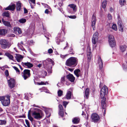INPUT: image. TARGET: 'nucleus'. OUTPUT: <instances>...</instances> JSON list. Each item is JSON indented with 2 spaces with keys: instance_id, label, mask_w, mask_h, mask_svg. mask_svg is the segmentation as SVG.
I'll list each match as a JSON object with an SVG mask.
<instances>
[{
  "instance_id": "f257e3e1",
  "label": "nucleus",
  "mask_w": 127,
  "mask_h": 127,
  "mask_svg": "<svg viewBox=\"0 0 127 127\" xmlns=\"http://www.w3.org/2000/svg\"><path fill=\"white\" fill-rule=\"evenodd\" d=\"M108 92V90L107 86L104 85L101 89L100 91V98L102 99L101 104L102 109H106V98L105 97L107 95Z\"/></svg>"
},
{
  "instance_id": "f03ea898",
  "label": "nucleus",
  "mask_w": 127,
  "mask_h": 127,
  "mask_svg": "<svg viewBox=\"0 0 127 127\" xmlns=\"http://www.w3.org/2000/svg\"><path fill=\"white\" fill-rule=\"evenodd\" d=\"M78 62V59L76 58L71 57L67 60L65 64L70 67H74L77 65Z\"/></svg>"
},
{
  "instance_id": "7ed1b4c3",
  "label": "nucleus",
  "mask_w": 127,
  "mask_h": 127,
  "mask_svg": "<svg viewBox=\"0 0 127 127\" xmlns=\"http://www.w3.org/2000/svg\"><path fill=\"white\" fill-rule=\"evenodd\" d=\"M10 96L9 95H7L5 96H0V101L3 106H7L10 102Z\"/></svg>"
},
{
  "instance_id": "20e7f679",
  "label": "nucleus",
  "mask_w": 127,
  "mask_h": 127,
  "mask_svg": "<svg viewBox=\"0 0 127 127\" xmlns=\"http://www.w3.org/2000/svg\"><path fill=\"white\" fill-rule=\"evenodd\" d=\"M108 39L110 46L112 47H114L116 45V42L113 36L112 35H109L108 36Z\"/></svg>"
},
{
  "instance_id": "39448f33",
  "label": "nucleus",
  "mask_w": 127,
  "mask_h": 127,
  "mask_svg": "<svg viewBox=\"0 0 127 127\" xmlns=\"http://www.w3.org/2000/svg\"><path fill=\"white\" fill-rule=\"evenodd\" d=\"M24 80H26L27 78L30 77L31 76L30 71L28 69H25L24 70L23 72L22 73V74Z\"/></svg>"
},
{
  "instance_id": "423d86ee",
  "label": "nucleus",
  "mask_w": 127,
  "mask_h": 127,
  "mask_svg": "<svg viewBox=\"0 0 127 127\" xmlns=\"http://www.w3.org/2000/svg\"><path fill=\"white\" fill-rule=\"evenodd\" d=\"M32 115L34 118L36 120H40L41 119L44 115L42 113L41 114L38 112L34 111L32 113Z\"/></svg>"
},
{
  "instance_id": "0eeeda50",
  "label": "nucleus",
  "mask_w": 127,
  "mask_h": 127,
  "mask_svg": "<svg viewBox=\"0 0 127 127\" xmlns=\"http://www.w3.org/2000/svg\"><path fill=\"white\" fill-rule=\"evenodd\" d=\"M91 118L92 122L96 123L98 122L100 119L99 115L96 113H94L91 115Z\"/></svg>"
},
{
  "instance_id": "6e6552de",
  "label": "nucleus",
  "mask_w": 127,
  "mask_h": 127,
  "mask_svg": "<svg viewBox=\"0 0 127 127\" xmlns=\"http://www.w3.org/2000/svg\"><path fill=\"white\" fill-rule=\"evenodd\" d=\"M8 85L9 88L12 89L14 87L15 85V80L13 78H10L7 80Z\"/></svg>"
},
{
  "instance_id": "1a4fd4ad",
  "label": "nucleus",
  "mask_w": 127,
  "mask_h": 127,
  "mask_svg": "<svg viewBox=\"0 0 127 127\" xmlns=\"http://www.w3.org/2000/svg\"><path fill=\"white\" fill-rule=\"evenodd\" d=\"M122 21L120 19V20L119 19L118 22V27L119 31L122 32H123L124 31L123 28L124 26L123 25H122Z\"/></svg>"
},
{
  "instance_id": "9d476101",
  "label": "nucleus",
  "mask_w": 127,
  "mask_h": 127,
  "mask_svg": "<svg viewBox=\"0 0 127 127\" xmlns=\"http://www.w3.org/2000/svg\"><path fill=\"white\" fill-rule=\"evenodd\" d=\"M91 50L90 47L88 46L87 49V60L88 62H90L91 59Z\"/></svg>"
},
{
  "instance_id": "9b49d317",
  "label": "nucleus",
  "mask_w": 127,
  "mask_h": 127,
  "mask_svg": "<svg viewBox=\"0 0 127 127\" xmlns=\"http://www.w3.org/2000/svg\"><path fill=\"white\" fill-rule=\"evenodd\" d=\"M96 21V20L95 15V14H94L93 15L92 20V26L94 30V28L95 27V25Z\"/></svg>"
},
{
  "instance_id": "f8f14e48",
  "label": "nucleus",
  "mask_w": 127,
  "mask_h": 127,
  "mask_svg": "<svg viewBox=\"0 0 127 127\" xmlns=\"http://www.w3.org/2000/svg\"><path fill=\"white\" fill-rule=\"evenodd\" d=\"M66 78L69 81L72 82H74L75 79V78L73 75L70 73H69L66 76Z\"/></svg>"
},
{
  "instance_id": "ddd939ff",
  "label": "nucleus",
  "mask_w": 127,
  "mask_h": 127,
  "mask_svg": "<svg viewBox=\"0 0 127 127\" xmlns=\"http://www.w3.org/2000/svg\"><path fill=\"white\" fill-rule=\"evenodd\" d=\"M15 5L14 4L9 5L8 6L5 8V10L14 11L15 9Z\"/></svg>"
},
{
  "instance_id": "4468645a",
  "label": "nucleus",
  "mask_w": 127,
  "mask_h": 127,
  "mask_svg": "<svg viewBox=\"0 0 127 127\" xmlns=\"http://www.w3.org/2000/svg\"><path fill=\"white\" fill-rule=\"evenodd\" d=\"M22 64L24 67H25V66H27L28 68H30L33 66V65L32 64L28 62L27 63L22 62Z\"/></svg>"
},
{
  "instance_id": "2eb2a0df",
  "label": "nucleus",
  "mask_w": 127,
  "mask_h": 127,
  "mask_svg": "<svg viewBox=\"0 0 127 127\" xmlns=\"http://www.w3.org/2000/svg\"><path fill=\"white\" fill-rule=\"evenodd\" d=\"M98 62L99 66V69L100 70H101L103 66L102 60L100 57H98Z\"/></svg>"
},
{
  "instance_id": "dca6fc26",
  "label": "nucleus",
  "mask_w": 127,
  "mask_h": 127,
  "mask_svg": "<svg viewBox=\"0 0 127 127\" xmlns=\"http://www.w3.org/2000/svg\"><path fill=\"white\" fill-rule=\"evenodd\" d=\"M80 118L78 117L74 118L72 120V122L73 124H77L80 122Z\"/></svg>"
},
{
  "instance_id": "f3484780",
  "label": "nucleus",
  "mask_w": 127,
  "mask_h": 127,
  "mask_svg": "<svg viewBox=\"0 0 127 127\" xmlns=\"http://www.w3.org/2000/svg\"><path fill=\"white\" fill-rule=\"evenodd\" d=\"M7 32V30L5 29H0V35L5 36Z\"/></svg>"
},
{
  "instance_id": "a211bd4d",
  "label": "nucleus",
  "mask_w": 127,
  "mask_h": 127,
  "mask_svg": "<svg viewBox=\"0 0 127 127\" xmlns=\"http://www.w3.org/2000/svg\"><path fill=\"white\" fill-rule=\"evenodd\" d=\"M1 21L3 24L5 26L9 27H11L9 22L5 21L3 18H2Z\"/></svg>"
},
{
  "instance_id": "6ab92c4d",
  "label": "nucleus",
  "mask_w": 127,
  "mask_h": 127,
  "mask_svg": "<svg viewBox=\"0 0 127 127\" xmlns=\"http://www.w3.org/2000/svg\"><path fill=\"white\" fill-rule=\"evenodd\" d=\"M29 3L32 8H33L35 5V0H29Z\"/></svg>"
},
{
  "instance_id": "aec40b11",
  "label": "nucleus",
  "mask_w": 127,
  "mask_h": 127,
  "mask_svg": "<svg viewBox=\"0 0 127 127\" xmlns=\"http://www.w3.org/2000/svg\"><path fill=\"white\" fill-rule=\"evenodd\" d=\"M71 92L70 91H68L67 92L65 96L67 99H70L71 98Z\"/></svg>"
},
{
  "instance_id": "412c9836",
  "label": "nucleus",
  "mask_w": 127,
  "mask_h": 127,
  "mask_svg": "<svg viewBox=\"0 0 127 127\" xmlns=\"http://www.w3.org/2000/svg\"><path fill=\"white\" fill-rule=\"evenodd\" d=\"M21 2H18L16 4V9L17 11L19 12L21 10Z\"/></svg>"
},
{
  "instance_id": "4be33fe9",
  "label": "nucleus",
  "mask_w": 127,
  "mask_h": 127,
  "mask_svg": "<svg viewBox=\"0 0 127 127\" xmlns=\"http://www.w3.org/2000/svg\"><path fill=\"white\" fill-rule=\"evenodd\" d=\"M23 57L21 55H17L16 57V58L17 62H20L21 61V60L22 59Z\"/></svg>"
},
{
  "instance_id": "5701e85b",
  "label": "nucleus",
  "mask_w": 127,
  "mask_h": 127,
  "mask_svg": "<svg viewBox=\"0 0 127 127\" xmlns=\"http://www.w3.org/2000/svg\"><path fill=\"white\" fill-rule=\"evenodd\" d=\"M14 31V32H17L19 34H21L22 33L21 30L19 27H15L13 28Z\"/></svg>"
},
{
  "instance_id": "b1692460",
  "label": "nucleus",
  "mask_w": 127,
  "mask_h": 127,
  "mask_svg": "<svg viewBox=\"0 0 127 127\" xmlns=\"http://www.w3.org/2000/svg\"><path fill=\"white\" fill-rule=\"evenodd\" d=\"M80 70L79 69H76L74 71V74L77 78H78L79 77V73H80Z\"/></svg>"
},
{
  "instance_id": "393cba45",
  "label": "nucleus",
  "mask_w": 127,
  "mask_h": 127,
  "mask_svg": "<svg viewBox=\"0 0 127 127\" xmlns=\"http://www.w3.org/2000/svg\"><path fill=\"white\" fill-rule=\"evenodd\" d=\"M69 7L73 9L74 12H75L77 10L76 6L74 4H70L68 5Z\"/></svg>"
},
{
  "instance_id": "a878e982",
  "label": "nucleus",
  "mask_w": 127,
  "mask_h": 127,
  "mask_svg": "<svg viewBox=\"0 0 127 127\" xmlns=\"http://www.w3.org/2000/svg\"><path fill=\"white\" fill-rule=\"evenodd\" d=\"M127 46L125 45H121L120 46V49L121 51L122 52H125Z\"/></svg>"
},
{
  "instance_id": "bb28decb",
  "label": "nucleus",
  "mask_w": 127,
  "mask_h": 127,
  "mask_svg": "<svg viewBox=\"0 0 127 127\" xmlns=\"http://www.w3.org/2000/svg\"><path fill=\"white\" fill-rule=\"evenodd\" d=\"M51 61V59H47L45 60L43 62V63L44 65H47L49 64L50 61Z\"/></svg>"
},
{
  "instance_id": "cd10ccee",
  "label": "nucleus",
  "mask_w": 127,
  "mask_h": 127,
  "mask_svg": "<svg viewBox=\"0 0 127 127\" xmlns=\"http://www.w3.org/2000/svg\"><path fill=\"white\" fill-rule=\"evenodd\" d=\"M2 15L3 17H9L10 14L9 12L7 11L6 12H4L2 14Z\"/></svg>"
},
{
  "instance_id": "c85d7f7f",
  "label": "nucleus",
  "mask_w": 127,
  "mask_h": 127,
  "mask_svg": "<svg viewBox=\"0 0 127 127\" xmlns=\"http://www.w3.org/2000/svg\"><path fill=\"white\" fill-rule=\"evenodd\" d=\"M5 55L7 56L10 59L12 60H13L14 57L13 56L8 53L7 52L5 53Z\"/></svg>"
},
{
  "instance_id": "c756f323",
  "label": "nucleus",
  "mask_w": 127,
  "mask_h": 127,
  "mask_svg": "<svg viewBox=\"0 0 127 127\" xmlns=\"http://www.w3.org/2000/svg\"><path fill=\"white\" fill-rule=\"evenodd\" d=\"M89 93V89L88 88H87L85 91V95L87 98H88Z\"/></svg>"
},
{
  "instance_id": "7c9ffc66",
  "label": "nucleus",
  "mask_w": 127,
  "mask_h": 127,
  "mask_svg": "<svg viewBox=\"0 0 127 127\" xmlns=\"http://www.w3.org/2000/svg\"><path fill=\"white\" fill-rule=\"evenodd\" d=\"M27 21V20L26 19L24 18H22L19 19L18 20V22L20 23L21 24H24Z\"/></svg>"
},
{
  "instance_id": "2f4dec72",
  "label": "nucleus",
  "mask_w": 127,
  "mask_h": 127,
  "mask_svg": "<svg viewBox=\"0 0 127 127\" xmlns=\"http://www.w3.org/2000/svg\"><path fill=\"white\" fill-rule=\"evenodd\" d=\"M98 40V38H97L94 37H93L92 39V42L93 44H95L96 42Z\"/></svg>"
},
{
  "instance_id": "473e14b6",
  "label": "nucleus",
  "mask_w": 127,
  "mask_h": 127,
  "mask_svg": "<svg viewBox=\"0 0 127 127\" xmlns=\"http://www.w3.org/2000/svg\"><path fill=\"white\" fill-rule=\"evenodd\" d=\"M107 4V1L106 0H104L103 1L102 4V7L104 9L106 7Z\"/></svg>"
},
{
  "instance_id": "72a5a7b5",
  "label": "nucleus",
  "mask_w": 127,
  "mask_h": 127,
  "mask_svg": "<svg viewBox=\"0 0 127 127\" xmlns=\"http://www.w3.org/2000/svg\"><path fill=\"white\" fill-rule=\"evenodd\" d=\"M120 3L121 5H125L126 2L125 0H120Z\"/></svg>"
},
{
  "instance_id": "f704fd0d",
  "label": "nucleus",
  "mask_w": 127,
  "mask_h": 127,
  "mask_svg": "<svg viewBox=\"0 0 127 127\" xmlns=\"http://www.w3.org/2000/svg\"><path fill=\"white\" fill-rule=\"evenodd\" d=\"M45 113L46 117L48 118L50 117L51 115V113L49 112L48 111H46Z\"/></svg>"
},
{
  "instance_id": "c9c22d12",
  "label": "nucleus",
  "mask_w": 127,
  "mask_h": 127,
  "mask_svg": "<svg viewBox=\"0 0 127 127\" xmlns=\"http://www.w3.org/2000/svg\"><path fill=\"white\" fill-rule=\"evenodd\" d=\"M17 46L22 51H23L25 50L23 46L21 44H20L19 43H18Z\"/></svg>"
},
{
  "instance_id": "e433bc0d",
  "label": "nucleus",
  "mask_w": 127,
  "mask_h": 127,
  "mask_svg": "<svg viewBox=\"0 0 127 127\" xmlns=\"http://www.w3.org/2000/svg\"><path fill=\"white\" fill-rule=\"evenodd\" d=\"M1 48L3 49H5L8 47H9L8 45L7 44H5L1 45Z\"/></svg>"
},
{
  "instance_id": "4c0bfd02",
  "label": "nucleus",
  "mask_w": 127,
  "mask_h": 127,
  "mask_svg": "<svg viewBox=\"0 0 127 127\" xmlns=\"http://www.w3.org/2000/svg\"><path fill=\"white\" fill-rule=\"evenodd\" d=\"M58 95L59 96H61L63 95V91L60 90H59L58 92Z\"/></svg>"
},
{
  "instance_id": "58836bf2",
  "label": "nucleus",
  "mask_w": 127,
  "mask_h": 127,
  "mask_svg": "<svg viewBox=\"0 0 127 127\" xmlns=\"http://www.w3.org/2000/svg\"><path fill=\"white\" fill-rule=\"evenodd\" d=\"M0 44L1 45L7 44V41L5 39H2L0 41Z\"/></svg>"
},
{
  "instance_id": "ea45409f",
  "label": "nucleus",
  "mask_w": 127,
  "mask_h": 127,
  "mask_svg": "<svg viewBox=\"0 0 127 127\" xmlns=\"http://www.w3.org/2000/svg\"><path fill=\"white\" fill-rule=\"evenodd\" d=\"M6 123V121L5 120H0V125H5Z\"/></svg>"
},
{
  "instance_id": "a19ab883",
  "label": "nucleus",
  "mask_w": 127,
  "mask_h": 127,
  "mask_svg": "<svg viewBox=\"0 0 127 127\" xmlns=\"http://www.w3.org/2000/svg\"><path fill=\"white\" fill-rule=\"evenodd\" d=\"M59 114L62 117H63L64 114V110H59Z\"/></svg>"
},
{
  "instance_id": "79ce46f5",
  "label": "nucleus",
  "mask_w": 127,
  "mask_h": 127,
  "mask_svg": "<svg viewBox=\"0 0 127 127\" xmlns=\"http://www.w3.org/2000/svg\"><path fill=\"white\" fill-rule=\"evenodd\" d=\"M112 28L114 30L116 31L117 30V28L116 24H113L112 26Z\"/></svg>"
},
{
  "instance_id": "37998d69",
  "label": "nucleus",
  "mask_w": 127,
  "mask_h": 127,
  "mask_svg": "<svg viewBox=\"0 0 127 127\" xmlns=\"http://www.w3.org/2000/svg\"><path fill=\"white\" fill-rule=\"evenodd\" d=\"M12 67L19 74L20 73V71L17 67L15 66H13Z\"/></svg>"
},
{
  "instance_id": "c03bdc74",
  "label": "nucleus",
  "mask_w": 127,
  "mask_h": 127,
  "mask_svg": "<svg viewBox=\"0 0 127 127\" xmlns=\"http://www.w3.org/2000/svg\"><path fill=\"white\" fill-rule=\"evenodd\" d=\"M58 107L59 110H64V108L62 105L61 104H59V105Z\"/></svg>"
},
{
  "instance_id": "a18cd8bd",
  "label": "nucleus",
  "mask_w": 127,
  "mask_h": 127,
  "mask_svg": "<svg viewBox=\"0 0 127 127\" xmlns=\"http://www.w3.org/2000/svg\"><path fill=\"white\" fill-rule=\"evenodd\" d=\"M28 119L31 122H32L33 120V118L31 116V115H28Z\"/></svg>"
},
{
  "instance_id": "49530a36",
  "label": "nucleus",
  "mask_w": 127,
  "mask_h": 127,
  "mask_svg": "<svg viewBox=\"0 0 127 127\" xmlns=\"http://www.w3.org/2000/svg\"><path fill=\"white\" fill-rule=\"evenodd\" d=\"M68 102H67L66 101H64L63 102V106H64L65 108L66 107L67 105L68 104Z\"/></svg>"
},
{
  "instance_id": "de8ad7c7",
  "label": "nucleus",
  "mask_w": 127,
  "mask_h": 127,
  "mask_svg": "<svg viewBox=\"0 0 127 127\" xmlns=\"http://www.w3.org/2000/svg\"><path fill=\"white\" fill-rule=\"evenodd\" d=\"M46 83H48L47 82H46L45 83H44V82L41 81L40 83L37 82V84L39 85H45L46 84Z\"/></svg>"
},
{
  "instance_id": "09e8293b",
  "label": "nucleus",
  "mask_w": 127,
  "mask_h": 127,
  "mask_svg": "<svg viewBox=\"0 0 127 127\" xmlns=\"http://www.w3.org/2000/svg\"><path fill=\"white\" fill-rule=\"evenodd\" d=\"M98 33L97 32H95L94 33L93 37H94L97 38H98Z\"/></svg>"
},
{
  "instance_id": "8fccbe9b",
  "label": "nucleus",
  "mask_w": 127,
  "mask_h": 127,
  "mask_svg": "<svg viewBox=\"0 0 127 127\" xmlns=\"http://www.w3.org/2000/svg\"><path fill=\"white\" fill-rule=\"evenodd\" d=\"M65 76H64L63 77H62L61 78V83H63L65 81Z\"/></svg>"
},
{
  "instance_id": "3c124183",
  "label": "nucleus",
  "mask_w": 127,
  "mask_h": 127,
  "mask_svg": "<svg viewBox=\"0 0 127 127\" xmlns=\"http://www.w3.org/2000/svg\"><path fill=\"white\" fill-rule=\"evenodd\" d=\"M5 74L6 77H8L9 75L8 71L7 70H5Z\"/></svg>"
},
{
  "instance_id": "603ef678",
  "label": "nucleus",
  "mask_w": 127,
  "mask_h": 127,
  "mask_svg": "<svg viewBox=\"0 0 127 127\" xmlns=\"http://www.w3.org/2000/svg\"><path fill=\"white\" fill-rule=\"evenodd\" d=\"M68 17L69 18L72 19H75L76 18V16L74 15L68 16Z\"/></svg>"
},
{
  "instance_id": "864d4df0",
  "label": "nucleus",
  "mask_w": 127,
  "mask_h": 127,
  "mask_svg": "<svg viewBox=\"0 0 127 127\" xmlns=\"http://www.w3.org/2000/svg\"><path fill=\"white\" fill-rule=\"evenodd\" d=\"M25 121L26 122V124L27 125V126H28L27 127H30L29 123L27 119H26L25 120Z\"/></svg>"
},
{
  "instance_id": "5fc2aeb1",
  "label": "nucleus",
  "mask_w": 127,
  "mask_h": 127,
  "mask_svg": "<svg viewBox=\"0 0 127 127\" xmlns=\"http://www.w3.org/2000/svg\"><path fill=\"white\" fill-rule=\"evenodd\" d=\"M53 52V51L52 49H49L48 50V53L49 54L52 53Z\"/></svg>"
},
{
  "instance_id": "6e6d98bb",
  "label": "nucleus",
  "mask_w": 127,
  "mask_h": 127,
  "mask_svg": "<svg viewBox=\"0 0 127 127\" xmlns=\"http://www.w3.org/2000/svg\"><path fill=\"white\" fill-rule=\"evenodd\" d=\"M108 17L109 20H111L112 19V17L110 14H108L107 16Z\"/></svg>"
},
{
  "instance_id": "4d7b16f0",
  "label": "nucleus",
  "mask_w": 127,
  "mask_h": 127,
  "mask_svg": "<svg viewBox=\"0 0 127 127\" xmlns=\"http://www.w3.org/2000/svg\"><path fill=\"white\" fill-rule=\"evenodd\" d=\"M24 14L27 13H28V10L25 8H24Z\"/></svg>"
},
{
  "instance_id": "13d9d810",
  "label": "nucleus",
  "mask_w": 127,
  "mask_h": 127,
  "mask_svg": "<svg viewBox=\"0 0 127 127\" xmlns=\"http://www.w3.org/2000/svg\"><path fill=\"white\" fill-rule=\"evenodd\" d=\"M49 11L48 9H46L44 12L45 13V14H48L49 13Z\"/></svg>"
},
{
  "instance_id": "bf43d9fd",
  "label": "nucleus",
  "mask_w": 127,
  "mask_h": 127,
  "mask_svg": "<svg viewBox=\"0 0 127 127\" xmlns=\"http://www.w3.org/2000/svg\"><path fill=\"white\" fill-rule=\"evenodd\" d=\"M20 118H26V116L25 115H23L22 116H19Z\"/></svg>"
},
{
  "instance_id": "052dcab7",
  "label": "nucleus",
  "mask_w": 127,
  "mask_h": 127,
  "mask_svg": "<svg viewBox=\"0 0 127 127\" xmlns=\"http://www.w3.org/2000/svg\"><path fill=\"white\" fill-rule=\"evenodd\" d=\"M68 70L71 72H72L73 70L74 69L72 68H69Z\"/></svg>"
},
{
  "instance_id": "680f3d73",
  "label": "nucleus",
  "mask_w": 127,
  "mask_h": 127,
  "mask_svg": "<svg viewBox=\"0 0 127 127\" xmlns=\"http://www.w3.org/2000/svg\"><path fill=\"white\" fill-rule=\"evenodd\" d=\"M104 109V111H103V115L104 116H105V113H106V109Z\"/></svg>"
},
{
  "instance_id": "e2e57ef3",
  "label": "nucleus",
  "mask_w": 127,
  "mask_h": 127,
  "mask_svg": "<svg viewBox=\"0 0 127 127\" xmlns=\"http://www.w3.org/2000/svg\"><path fill=\"white\" fill-rule=\"evenodd\" d=\"M73 50V48L72 47H70V49L69 50V51L70 52H72Z\"/></svg>"
},
{
  "instance_id": "0e129e2a",
  "label": "nucleus",
  "mask_w": 127,
  "mask_h": 127,
  "mask_svg": "<svg viewBox=\"0 0 127 127\" xmlns=\"http://www.w3.org/2000/svg\"><path fill=\"white\" fill-rule=\"evenodd\" d=\"M124 69H126V67L125 65L124 64H123L122 65Z\"/></svg>"
},
{
  "instance_id": "69168bd1",
  "label": "nucleus",
  "mask_w": 127,
  "mask_h": 127,
  "mask_svg": "<svg viewBox=\"0 0 127 127\" xmlns=\"http://www.w3.org/2000/svg\"><path fill=\"white\" fill-rule=\"evenodd\" d=\"M18 65L19 66L20 69L21 70H22L23 69V68L22 67L20 64H19Z\"/></svg>"
},
{
  "instance_id": "338daca9",
  "label": "nucleus",
  "mask_w": 127,
  "mask_h": 127,
  "mask_svg": "<svg viewBox=\"0 0 127 127\" xmlns=\"http://www.w3.org/2000/svg\"><path fill=\"white\" fill-rule=\"evenodd\" d=\"M31 109L28 112V115H31L30 114V112H31Z\"/></svg>"
},
{
  "instance_id": "774afa93",
  "label": "nucleus",
  "mask_w": 127,
  "mask_h": 127,
  "mask_svg": "<svg viewBox=\"0 0 127 127\" xmlns=\"http://www.w3.org/2000/svg\"><path fill=\"white\" fill-rule=\"evenodd\" d=\"M37 66L39 67H41L42 64H39L37 65Z\"/></svg>"
}]
</instances>
